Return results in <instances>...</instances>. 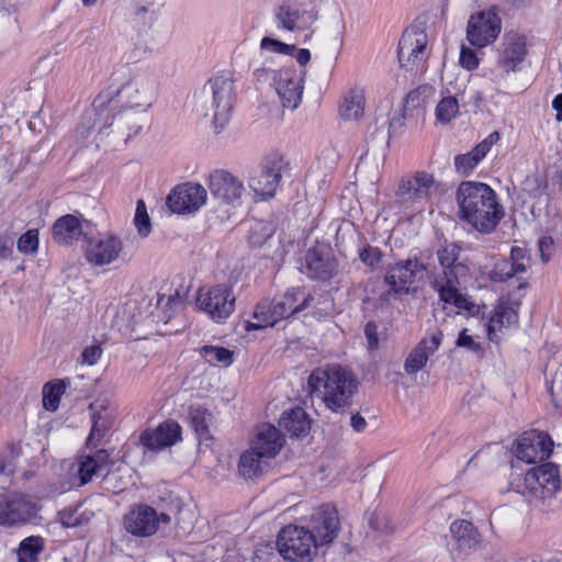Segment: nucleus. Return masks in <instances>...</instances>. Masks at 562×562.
<instances>
[{"instance_id":"f257e3e1","label":"nucleus","mask_w":562,"mask_h":562,"mask_svg":"<svg viewBox=\"0 0 562 562\" xmlns=\"http://www.w3.org/2000/svg\"><path fill=\"white\" fill-rule=\"evenodd\" d=\"M461 248L456 243H445L437 251L436 257L440 269L429 270L428 279L431 289L438 294L443 308L452 306L457 314L476 316L481 307L462 293L460 285L468 274V267L459 261Z\"/></svg>"},{"instance_id":"f03ea898","label":"nucleus","mask_w":562,"mask_h":562,"mask_svg":"<svg viewBox=\"0 0 562 562\" xmlns=\"http://www.w3.org/2000/svg\"><path fill=\"white\" fill-rule=\"evenodd\" d=\"M456 199L458 217L480 233H492L504 216L496 192L486 183L463 181Z\"/></svg>"},{"instance_id":"7ed1b4c3","label":"nucleus","mask_w":562,"mask_h":562,"mask_svg":"<svg viewBox=\"0 0 562 562\" xmlns=\"http://www.w3.org/2000/svg\"><path fill=\"white\" fill-rule=\"evenodd\" d=\"M307 384L311 392L322 397L325 406L334 413L347 412L359 389V381L353 372L340 364L313 370Z\"/></svg>"},{"instance_id":"20e7f679","label":"nucleus","mask_w":562,"mask_h":562,"mask_svg":"<svg viewBox=\"0 0 562 562\" xmlns=\"http://www.w3.org/2000/svg\"><path fill=\"white\" fill-rule=\"evenodd\" d=\"M315 297L301 288H292L282 296L259 302L254 311L256 322H247L246 330L272 327L281 319L312 306Z\"/></svg>"},{"instance_id":"39448f33","label":"nucleus","mask_w":562,"mask_h":562,"mask_svg":"<svg viewBox=\"0 0 562 562\" xmlns=\"http://www.w3.org/2000/svg\"><path fill=\"white\" fill-rule=\"evenodd\" d=\"M255 76L258 81L271 80L284 108L294 110L300 105L304 91L305 71L303 69L294 66L279 70L260 68L256 69Z\"/></svg>"},{"instance_id":"423d86ee","label":"nucleus","mask_w":562,"mask_h":562,"mask_svg":"<svg viewBox=\"0 0 562 562\" xmlns=\"http://www.w3.org/2000/svg\"><path fill=\"white\" fill-rule=\"evenodd\" d=\"M528 55L527 37L517 31H506L496 48V63L491 69L494 80L506 79L521 69Z\"/></svg>"},{"instance_id":"0eeeda50","label":"nucleus","mask_w":562,"mask_h":562,"mask_svg":"<svg viewBox=\"0 0 562 562\" xmlns=\"http://www.w3.org/2000/svg\"><path fill=\"white\" fill-rule=\"evenodd\" d=\"M397 57L401 68L414 76L423 75L429 57L427 33L417 26L407 27L398 42Z\"/></svg>"},{"instance_id":"6e6552de","label":"nucleus","mask_w":562,"mask_h":562,"mask_svg":"<svg viewBox=\"0 0 562 562\" xmlns=\"http://www.w3.org/2000/svg\"><path fill=\"white\" fill-rule=\"evenodd\" d=\"M318 546L315 535L310 529L292 525L284 527L277 540L279 553L293 562H310Z\"/></svg>"},{"instance_id":"1a4fd4ad","label":"nucleus","mask_w":562,"mask_h":562,"mask_svg":"<svg viewBox=\"0 0 562 562\" xmlns=\"http://www.w3.org/2000/svg\"><path fill=\"white\" fill-rule=\"evenodd\" d=\"M278 30L286 32H305L318 20V11L311 2L284 1L273 10Z\"/></svg>"},{"instance_id":"9d476101","label":"nucleus","mask_w":562,"mask_h":562,"mask_svg":"<svg viewBox=\"0 0 562 562\" xmlns=\"http://www.w3.org/2000/svg\"><path fill=\"white\" fill-rule=\"evenodd\" d=\"M85 257L94 267L116 262L124 263L130 260L123 239L111 233L100 234L98 237L88 239L85 246Z\"/></svg>"},{"instance_id":"9b49d317","label":"nucleus","mask_w":562,"mask_h":562,"mask_svg":"<svg viewBox=\"0 0 562 562\" xmlns=\"http://www.w3.org/2000/svg\"><path fill=\"white\" fill-rule=\"evenodd\" d=\"M117 95L126 108L144 113L156 100L157 82L147 72H136L121 86Z\"/></svg>"},{"instance_id":"f8f14e48","label":"nucleus","mask_w":562,"mask_h":562,"mask_svg":"<svg viewBox=\"0 0 562 562\" xmlns=\"http://www.w3.org/2000/svg\"><path fill=\"white\" fill-rule=\"evenodd\" d=\"M502 32V19L496 7L470 15L467 25V40L476 48L493 44Z\"/></svg>"},{"instance_id":"ddd939ff","label":"nucleus","mask_w":562,"mask_h":562,"mask_svg":"<svg viewBox=\"0 0 562 562\" xmlns=\"http://www.w3.org/2000/svg\"><path fill=\"white\" fill-rule=\"evenodd\" d=\"M428 263L424 256L409 257L393 265L385 274V282L396 294H408L412 286L428 276Z\"/></svg>"},{"instance_id":"4468645a","label":"nucleus","mask_w":562,"mask_h":562,"mask_svg":"<svg viewBox=\"0 0 562 562\" xmlns=\"http://www.w3.org/2000/svg\"><path fill=\"white\" fill-rule=\"evenodd\" d=\"M560 486L559 468L554 463L548 462L528 470L518 492L544 499L553 496Z\"/></svg>"},{"instance_id":"2eb2a0df","label":"nucleus","mask_w":562,"mask_h":562,"mask_svg":"<svg viewBox=\"0 0 562 562\" xmlns=\"http://www.w3.org/2000/svg\"><path fill=\"white\" fill-rule=\"evenodd\" d=\"M196 306L212 321L221 323L228 318L235 310V296L225 284L201 288L196 296Z\"/></svg>"},{"instance_id":"dca6fc26","label":"nucleus","mask_w":562,"mask_h":562,"mask_svg":"<svg viewBox=\"0 0 562 562\" xmlns=\"http://www.w3.org/2000/svg\"><path fill=\"white\" fill-rule=\"evenodd\" d=\"M438 191L432 175L418 171L402 178L396 191L397 201L408 207H422Z\"/></svg>"},{"instance_id":"f3484780","label":"nucleus","mask_w":562,"mask_h":562,"mask_svg":"<svg viewBox=\"0 0 562 562\" xmlns=\"http://www.w3.org/2000/svg\"><path fill=\"white\" fill-rule=\"evenodd\" d=\"M212 94L213 120L216 126L224 127L231 117L235 99L234 81L229 76L217 75L207 82Z\"/></svg>"},{"instance_id":"a211bd4d","label":"nucleus","mask_w":562,"mask_h":562,"mask_svg":"<svg viewBox=\"0 0 562 562\" xmlns=\"http://www.w3.org/2000/svg\"><path fill=\"white\" fill-rule=\"evenodd\" d=\"M207 184L212 196L220 204L232 207L241 205L246 189L243 181L233 173L222 169L214 170L209 176Z\"/></svg>"},{"instance_id":"6ab92c4d","label":"nucleus","mask_w":562,"mask_h":562,"mask_svg":"<svg viewBox=\"0 0 562 562\" xmlns=\"http://www.w3.org/2000/svg\"><path fill=\"white\" fill-rule=\"evenodd\" d=\"M552 448L553 441L548 434L530 430L517 439L515 456L517 461L527 464L542 462L550 457Z\"/></svg>"},{"instance_id":"aec40b11","label":"nucleus","mask_w":562,"mask_h":562,"mask_svg":"<svg viewBox=\"0 0 562 562\" xmlns=\"http://www.w3.org/2000/svg\"><path fill=\"white\" fill-rule=\"evenodd\" d=\"M207 200L203 186L195 182H184L171 190L167 196V205L171 212L188 214L199 211Z\"/></svg>"},{"instance_id":"412c9836","label":"nucleus","mask_w":562,"mask_h":562,"mask_svg":"<svg viewBox=\"0 0 562 562\" xmlns=\"http://www.w3.org/2000/svg\"><path fill=\"white\" fill-rule=\"evenodd\" d=\"M38 506L30 496L12 494L0 502V525L21 526L36 517Z\"/></svg>"},{"instance_id":"4be33fe9","label":"nucleus","mask_w":562,"mask_h":562,"mask_svg":"<svg viewBox=\"0 0 562 562\" xmlns=\"http://www.w3.org/2000/svg\"><path fill=\"white\" fill-rule=\"evenodd\" d=\"M169 519L168 515H158L150 506L139 505L125 515L124 527L134 536L149 537L157 531L160 522H168Z\"/></svg>"},{"instance_id":"5701e85b","label":"nucleus","mask_w":562,"mask_h":562,"mask_svg":"<svg viewBox=\"0 0 562 562\" xmlns=\"http://www.w3.org/2000/svg\"><path fill=\"white\" fill-rule=\"evenodd\" d=\"M310 528L319 546L333 542L340 528L336 507L326 504L315 508L310 517Z\"/></svg>"},{"instance_id":"b1692460","label":"nucleus","mask_w":562,"mask_h":562,"mask_svg":"<svg viewBox=\"0 0 562 562\" xmlns=\"http://www.w3.org/2000/svg\"><path fill=\"white\" fill-rule=\"evenodd\" d=\"M282 159L274 158L249 178L248 186L256 200H267L274 195L282 177Z\"/></svg>"},{"instance_id":"393cba45","label":"nucleus","mask_w":562,"mask_h":562,"mask_svg":"<svg viewBox=\"0 0 562 562\" xmlns=\"http://www.w3.org/2000/svg\"><path fill=\"white\" fill-rule=\"evenodd\" d=\"M89 411L92 426L87 446L95 447L113 426L116 418V408L108 400H97L90 404Z\"/></svg>"},{"instance_id":"a878e982","label":"nucleus","mask_w":562,"mask_h":562,"mask_svg":"<svg viewBox=\"0 0 562 562\" xmlns=\"http://www.w3.org/2000/svg\"><path fill=\"white\" fill-rule=\"evenodd\" d=\"M181 439V427L173 420L161 423L157 428L145 429L139 442L147 451L158 452Z\"/></svg>"},{"instance_id":"bb28decb","label":"nucleus","mask_w":562,"mask_h":562,"mask_svg":"<svg viewBox=\"0 0 562 562\" xmlns=\"http://www.w3.org/2000/svg\"><path fill=\"white\" fill-rule=\"evenodd\" d=\"M442 338L443 334L440 329H435L428 337L423 338L407 355L404 371L412 375L423 370L429 357L438 350Z\"/></svg>"},{"instance_id":"cd10ccee","label":"nucleus","mask_w":562,"mask_h":562,"mask_svg":"<svg viewBox=\"0 0 562 562\" xmlns=\"http://www.w3.org/2000/svg\"><path fill=\"white\" fill-rule=\"evenodd\" d=\"M451 541L449 542L452 554L468 555L481 543V536L472 522L461 519L450 526Z\"/></svg>"},{"instance_id":"c85d7f7f","label":"nucleus","mask_w":562,"mask_h":562,"mask_svg":"<svg viewBox=\"0 0 562 562\" xmlns=\"http://www.w3.org/2000/svg\"><path fill=\"white\" fill-rule=\"evenodd\" d=\"M110 456L106 450L100 449L92 454L80 456L74 464L78 476V486L90 482L93 476L102 474L109 464Z\"/></svg>"},{"instance_id":"c756f323","label":"nucleus","mask_w":562,"mask_h":562,"mask_svg":"<svg viewBox=\"0 0 562 562\" xmlns=\"http://www.w3.org/2000/svg\"><path fill=\"white\" fill-rule=\"evenodd\" d=\"M283 446V437L279 429L272 425L266 424L258 428L252 448L261 456L274 457Z\"/></svg>"},{"instance_id":"7c9ffc66","label":"nucleus","mask_w":562,"mask_h":562,"mask_svg":"<svg viewBox=\"0 0 562 562\" xmlns=\"http://www.w3.org/2000/svg\"><path fill=\"white\" fill-rule=\"evenodd\" d=\"M82 234V227L78 217L67 214L58 218L53 226V238L61 245L71 244Z\"/></svg>"},{"instance_id":"2f4dec72","label":"nucleus","mask_w":562,"mask_h":562,"mask_svg":"<svg viewBox=\"0 0 562 562\" xmlns=\"http://www.w3.org/2000/svg\"><path fill=\"white\" fill-rule=\"evenodd\" d=\"M279 425L291 436L297 438L306 436L311 428L308 416L301 407L284 412L280 417Z\"/></svg>"},{"instance_id":"473e14b6","label":"nucleus","mask_w":562,"mask_h":562,"mask_svg":"<svg viewBox=\"0 0 562 562\" xmlns=\"http://www.w3.org/2000/svg\"><path fill=\"white\" fill-rule=\"evenodd\" d=\"M333 270L331 262L316 249H310L305 255V262L302 271L311 279L326 280Z\"/></svg>"},{"instance_id":"72a5a7b5","label":"nucleus","mask_w":562,"mask_h":562,"mask_svg":"<svg viewBox=\"0 0 562 562\" xmlns=\"http://www.w3.org/2000/svg\"><path fill=\"white\" fill-rule=\"evenodd\" d=\"M518 322L517 312L505 304H499L494 314L491 316L490 322L487 324V336L491 341H497L498 336L497 331H499L503 327H507L514 325Z\"/></svg>"},{"instance_id":"f704fd0d","label":"nucleus","mask_w":562,"mask_h":562,"mask_svg":"<svg viewBox=\"0 0 562 562\" xmlns=\"http://www.w3.org/2000/svg\"><path fill=\"white\" fill-rule=\"evenodd\" d=\"M364 91L361 88L350 89L344 97L339 112L346 120H357L363 114L364 110Z\"/></svg>"},{"instance_id":"c9c22d12","label":"nucleus","mask_w":562,"mask_h":562,"mask_svg":"<svg viewBox=\"0 0 562 562\" xmlns=\"http://www.w3.org/2000/svg\"><path fill=\"white\" fill-rule=\"evenodd\" d=\"M44 548L45 541L40 536L23 539L18 548V562H38Z\"/></svg>"},{"instance_id":"e433bc0d","label":"nucleus","mask_w":562,"mask_h":562,"mask_svg":"<svg viewBox=\"0 0 562 562\" xmlns=\"http://www.w3.org/2000/svg\"><path fill=\"white\" fill-rule=\"evenodd\" d=\"M265 457L261 456L257 450H255L252 447L250 450L245 451L239 459L238 470L239 473L245 479H254L257 476L261 470L263 464Z\"/></svg>"},{"instance_id":"4c0bfd02","label":"nucleus","mask_w":562,"mask_h":562,"mask_svg":"<svg viewBox=\"0 0 562 562\" xmlns=\"http://www.w3.org/2000/svg\"><path fill=\"white\" fill-rule=\"evenodd\" d=\"M198 352L210 364L229 366L233 361V352L221 346L205 345Z\"/></svg>"},{"instance_id":"58836bf2","label":"nucleus","mask_w":562,"mask_h":562,"mask_svg":"<svg viewBox=\"0 0 562 562\" xmlns=\"http://www.w3.org/2000/svg\"><path fill=\"white\" fill-rule=\"evenodd\" d=\"M190 418L195 432L201 438H206L209 435V424L212 419L211 413L200 405L192 406L190 408Z\"/></svg>"},{"instance_id":"ea45409f","label":"nucleus","mask_w":562,"mask_h":562,"mask_svg":"<svg viewBox=\"0 0 562 562\" xmlns=\"http://www.w3.org/2000/svg\"><path fill=\"white\" fill-rule=\"evenodd\" d=\"M65 392L63 383H47L43 387V406L46 411L55 412L59 406L60 396Z\"/></svg>"},{"instance_id":"a19ab883","label":"nucleus","mask_w":562,"mask_h":562,"mask_svg":"<svg viewBox=\"0 0 562 562\" xmlns=\"http://www.w3.org/2000/svg\"><path fill=\"white\" fill-rule=\"evenodd\" d=\"M459 112V103L454 97H446L436 106V119L438 122L449 123Z\"/></svg>"},{"instance_id":"79ce46f5","label":"nucleus","mask_w":562,"mask_h":562,"mask_svg":"<svg viewBox=\"0 0 562 562\" xmlns=\"http://www.w3.org/2000/svg\"><path fill=\"white\" fill-rule=\"evenodd\" d=\"M521 273V271L516 270L508 259H499L495 262L494 268L490 272V278L495 282H505Z\"/></svg>"},{"instance_id":"37998d69","label":"nucleus","mask_w":562,"mask_h":562,"mask_svg":"<svg viewBox=\"0 0 562 562\" xmlns=\"http://www.w3.org/2000/svg\"><path fill=\"white\" fill-rule=\"evenodd\" d=\"M134 224L140 236L147 237L149 235L151 225L143 200H138L136 203Z\"/></svg>"},{"instance_id":"c03bdc74","label":"nucleus","mask_w":562,"mask_h":562,"mask_svg":"<svg viewBox=\"0 0 562 562\" xmlns=\"http://www.w3.org/2000/svg\"><path fill=\"white\" fill-rule=\"evenodd\" d=\"M186 296L176 291L173 294H160L157 300V307L170 312L169 317L184 305Z\"/></svg>"},{"instance_id":"a18cd8bd","label":"nucleus","mask_w":562,"mask_h":562,"mask_svg":"<svg viewBox=\"0 0 562 562\" xmlns=\"http://www.w3.org/2000/svg\"><path fill=\"white\" fill-rule=\"evenodd\" d=\"M358 257L367 267L374 269L381 262L383 252L379 247L366 245L359 249Z\"/></svg>"},{"instance_id":"49530a36","label":"nucleus","mask_w":562,"mask_h":562,"mask_svg":"<svg viewBox=\"0 0 562 562\" xmlns=\"http://www.w3.org/2000/svg\"><path fill=\"white\" fill-rule=\"evenodd\" d=\"M270 237V228L263 223L256 222L249 229L248 241L252 247H260Z\"/></svg>"},{"instance_id":"de8ad7c7","label":"nucleus","mask_w":562,"mask_h":562,"mask_svg":"<svg viewBox=\"0 0 562 562\" xmlns=\"http://www.w3.org/2000/svg\"><path fill=\"white\" fill-rule=\"evenodd\" d=\"M16 247L23 254L35 252L38 248V232L36 229H29L18 239Z\"/></svg>"},{"instance_id":"09e8293b","label":"nucleus","mask_w":562,"mask_h":562,"mask_svg":"<svg viewBox=\"0 0 562 562\" xmlns=\"http://www.w3.org/2000/svg\"><path fill=\"white\" fill-rule=\"evenodd\" d=\"M480 164V161L470 151L454 157V167L458 173L469 176Z\"/></svg>"},{"instance_id":"8fccbe9b","label":"nucleus","mask_w":562,"mask_h":562,"mask_svg":"<svg viewBox=\"0 0 562 562\" xmlns=\"http://www.w3.org/2000/svg\"><path fill=\"white\" fill-rule=\"evenodd\" d=\"M260 48L271 53L292 55L295 50L294 45H290L271 37H263L260 42Z\"/></svg>"},{"instance_id":"3c124183","label":"nucleus","mask_w":562,"mask_h":562,"mask_svg":"<svg viewBox=\"0 0 562 562\" xmlns=\"http://www.w3.org/2000/svg\"><path fill=\"white\" fill-rule=\"evenodd\" d=\"M117 119L121 123L127 125L128 136L138 134L143 127L142 117H135V114L126 109L119 114Z\"/></svg>"},{"instance_id":"603ef678","label":"nucleus","mask_w":562,"mask_h":562,"mask_svg":"<svg viewBox=\"0 0 562 562\" xmlns=\"http://www.w3.org/2000/svg\"><path fill=\"white\" fill-rule=\"evenodd\" d=\"M508 260L514 265L516 270L524 273L527 271L529 257L527 256L526 249L521 247H512L510 257Z\"/></svg>"},{"instance_id":"864d4df0","label":"nucleus","mask_w":562,"mask_h":562,"mask_svg":"<svg viewBox=\"0 0 562 562\" xmlns=\"http://www.w3.org/2000/svg\"><path fill=\"white\" fill-rule=\"evenodd\" d=\"M79 507H68L59 513V519L65 527H76L82 522V514L78 513Z\"/></svg>"},{"instance_id":"5fc2aeb1","label":"nucleus","mask_w":562,"mask_h":562,"mask_svg":"<svg viewBox=\"0 0 562 562\" xmlns=\"http://www.w3.org/2000/svg\"><path fill=\"white\" fill-rule=\"evenodd\" d=\"M103 350L99 342L87 346L81 353V363L87 366L95 364L101 358Z\"/></svg>"},{"instance_id":"6e6d98bb","label":"nucleus","mask_w":562,"mask_h":562,"mask_svg":"<svg viewBox=\"0 0 562 562\" xmlns=\"http://www.w3.org/2000/svg\"><path fill=\"white\" fill-rule=\"evenodd\" d=\"M459 63L468 70H473L479 67V58L475 52L465 46L461 47Z\"/></svg>"},{"instance_id":"4d7b16f0","label":"nucleus","mask_w":562,"mask_h":562,"mask_svg":"<svg viewBox=\"0 0 562 562\" xmlns=\"http://www.w3.org/2000/svg\"><path fill=\"white\" fill-rule=\"evenodd\" d=\"M456 345L460 348H465L472 352H479L481 350V345L474 339L473 336L468 334V329L463 328L458 336Z\"/></svg>"},{"instance_id":"13d9d810","label":"nucleus","mask_w":562,"mask_h":562,"mask_svg":"<svg viewBox=\"0 0 562 562\" xmlns=\"http://www.w3.org/2000/svg\"><path fill=\"white\" fill-rule=\"evenodd\" d=\"M364 336L369 350H376L379 348L378 326L374 322L367 323L364 327Z\"/></svg>"},{"instance_id":"bf43d9fd","label":"nucleus","mask_w":562,"mask_h":562,"mask_svg":"<svg viewBox=\"0 0 562 562\" xmlns=\"http://www.w3.org/2000/svg\"><path fill=\"white\" fill-rule=\"evenodd\" d=\"M539 250L543 262H548L554 251V240L551 236H543L539 239Z\"/></svg>"},{"instance_id":"052dcab7","label":"nucleus","mask_w":562,"mask_h":562,"mask_svg":"<svg viewBox=\"0 0 562 562\" xmlns=\"http://www.w3.org/2000/svg\"><path fill=\"white\" fill-rule=\"evenodd\" d=\"M13 238L10 235H0V259L8 258L13 248Z\"/></svg>"},{"instance_id":"680f3d73","label":"nucleus","mask_w":562,"mask_h":562,"mask_svg":"<svg viewBox=\"0 0 562 562\" xmlns=\"http://www.w3.org/2000/svg\"><path fill=\"white\" fill-rule=\"evenodd\" d=\"M350 424L352 429L357 432L363 431L367 427V420L360 414L352 415L350 418Z\"/></svg>"},{"instance_id":"e2e57ef3","label":"nucleus","mask_w":562,"mask_h":562,"mask_svg":"<svg viewBox=\"0 0 562 562\" xmlns=\"http://www.w3.org/2000/svg\"><path fill=\"white\" fill-rule=\"evenodd\" d=\"M490 150L491 148L482 140L471 150V153L479 161H481Z\"/></svg>"},{"instance_id":"0e129e2a","label":"nucleus","mask_w":562,"mask_h":562,"mask_svg":"<svg viewBox=\"0 0 562 562\" xmlns=\"http://www.w3.org/2000/svg\"><path fill=\"white\" fill-rule=\"evenodd\" d=\"M295 59L303 67L311 60V52L307 48H301L297 50Z\"/></svg>"},{"instance_id":"69168bd1","label":"nucleus","mask_w":562,"mask_h":562,"mask_svg":"<svg viewBox=\"0 0 562 562\" xmlns=\"http://www.w3.org/2000/svg\"><path fill=\"white\" fill-rule=\"evenodd\" d=\"M552 108L557 111V120L562 121V93L554 97Z\"/></svg>"},{"instance_id":"338daca9","label":"nucleus","mask_w":562,"mask_h":562,"mask_svg":"<svg viewBox=\"0 0 562 562\" xmlns=\"http://www.w3.org/2000/svg\"><path fill=\"white\" fill-rule=\"evenodd\" d=\"M108 101H110L108 94H99L93 101V109L95 111L102 110Z\"/></svg>"},{"instance_id":"774afa93","label":"nucleus","mask_w":562,"mask_h":562,"mask_svg":"<svg viewBox=\"0 0 562 562\" xmlns=\"http://www.w3.org/2000/svg\"><path fill=\"white\" fill-rule=\"evenodd\" d=\"M91 121V117H89V122ZM92 128V125L89 123L88 125L79 126L76 131L77 135H80V140H85V138L90 134Z\"/></svg>"}]
</instances>
